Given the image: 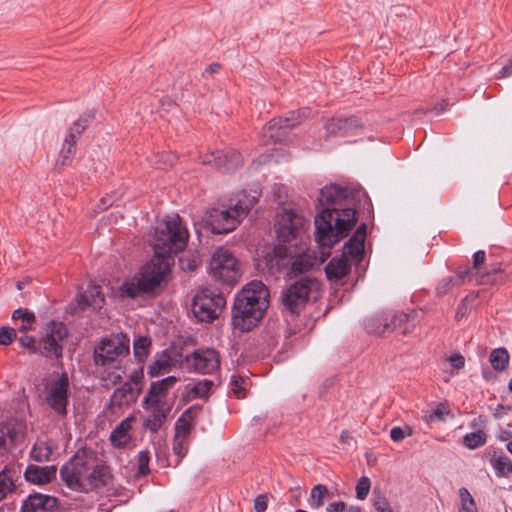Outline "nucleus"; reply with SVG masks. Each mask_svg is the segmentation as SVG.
<instances>
[{
	"label": "nucleus",
	"mask_w": 512,
	"mask_h": 512,
	"mask_svg": "<svg viewBox=\"0 0 512 512\" xmlns=\"http://www.w3.org/2000/svg\"><path fill=\"white\" fill-rule=\"evenodd\" d=\"M88 119H79L76 122H74L73 126L69 129L68 134L74 133L75 139L77 136H79L86 128V125L88 123Z\"/></svg>",
	"instance_id": "3c124183"
},
{
	"label": "nucleus",
	"mask_w": 512,
	"mask_h": 512,
	"mask_svg": "<svg viewBox=\"0 0 512 512\" xmlns=\"http://www.w3.org/2000/svg\"><path fill=\"white\" fill-rule=\"evenodd\" d=\"M489 361L496 371H503L509 363V354L505 348H497L490 353Z\"/></svg>",
	"instance_id": "473e14b6"
},
{
	"label": "nucleus",
	"mask_w": 512,
	"mask_h": 512,
	"mask_svg": "<svg viewBox=\"0 0 512 512\" xmlns=\"http://www.w3.org/2000/svg\"><path fill=\"white\" fill-rule=\"evenodd\" d=\"M309 225L304 211L291 206L283 207L277 215L276 232L282 244L268 251L264 261L270 270L281 272L288 269L289 277L298 276L312 269L317 264L315 252L300 250L296 252L298 243L302 242L306 227Z\"/></svg>",
	"instance_id": "f03ea898"
},
{
	"label": "nucleus",
	"mask_w": 512,
	"mask_h": 512,
	"mask_svg": "<svg viewBox=\"0 0 512 512\" xmlns=\"http://www.w3.org/2000/svg\"><path fill=\"white\" fill-rule=\"evenodd\" d=\"M220 69V64L218 63H212L210 64L204 71V74H213L217 73Z\"/></svg>",
	"instance_id": "052dcab7"
},
{
	"label": "nucleus",
	"mask_w": 512,
	"mask_h": 512,
	"mask_svg": "<svg viewBox=\"0 0 512 512\" xmlns=\"http://www.w3.org/2000/svg\"><path fill=\"white\" fill-rule=\"evenodd\" d=\"M509 437H510V433L508 431H504V432H502V434L500 436V439L501 440H508Z\"/></svg>",
	"instance_id": "0e129e2a"
},
{
	"label": "nucleus",
	"mask_w": 512,
	"mask_h": 512,
	"mask_svg": "<svg viewBox=\"0 0 512 512\" xmlns=\"http://www.w3.org/2000/svg\"><path fill=\"white\" fill-rule=\"evenodd\" d=\"M388 316L390 318L389 322L396 324L397 325L396 330L397 329L401 330V333L403 335L410 334L414 330V328L417 324V314L415 312H412V313L389 312Z\"/></svg>",
	"instance_id": "bb28decb"
},
{
	"label": "nucleus",
	"mask_w": 512,
	"mask_h": 512,
	"mask_svg": "<svg viewBox=\"0 0 512 512\" xmlns=\"http://www.w3.org/2000/svg\"><path fill=\"white\" fill-rule=\"evenodd\" d=\"M138 462V470L136 476H146L150 473L149 462H150V453L148 450H142L138 453L137 456Z\"/></svg>",
	"instance_id": "a19ab883"
},
{
	"label": "nucleus",
	"mask_w": 512,
	"mask_h": 512,
	"mask_svg": "<svg viewBox=\"0 0 512 512\" xmlns=\"http://www.w3.org/2000/svg\"><path fill=\"white\" fill-rule=\"evenodd\" d=\"M56 475L55 466H36L30 465L26 468L25 479L34 484L49 483Z\"/></svg>",
	"instance_id": "5701e85b"
},
{
	"label": "nucleus",
	"mask_w": 512,
	"mask_h": 512,
	"mask_svg": "<svg viewBox=\"0 0 512 512\" xmlns=\"http://www.w3.org/2000/svg\"><path fill=\"white\" fill-rule=\"evenodd\" d=\"M320 288L318 279L302 277L282 291V304L292 315H298L309 301L318 298Z\"/></svg>",
	"instance_id": "6e6552de"
},
{
	"label": "nucleus",
	"mask_w": 512,
	"mask_h": 512,
	"mask_svg": "<svg viewBox=\"0 0 512 512\" xmlns=\"http://www.w3.org/2000/svg\"><path fill=\"white\" fill-rule=\"evenodd\" d=\"M78 304L82 309L90 307L93 310L101 309L104 304V295L99 285H89L88 288L79 295Z\"/></svg>",
	"instance_id": "b1692460"
},
{
	"label": "nucleus",
	"mask_w": 512,
	"mask_h": 512,
	"mask_svg": "<svg viewBox=\"0 0 512 512\" xmlns=\"http://www.w3.org/2000/svg\"><path fill=\"white\" fill-rule=\"evenodd\" d=\"M52 453L49 445L44 441L36 442L31 450V457L37 462H43L49 459Z\"/></svg>",
	"instance_id": "c9c22d12"
},
{
	"label": "nucleus",
	"mask_w": 512,
	"mask_h": 512,
	"mask_svg": "<svg viewBox=\"0 0 512 512\" xmlns=\"http://www.w3.org/2000/svg\"><path fill=\"white\" fill-rule=\"evenodd\" d=\"M14 489L15 484L12 478L7 474V471L3 470L0 472V501L5 499Z\"/></svg>",
	"instance_id": "58836bf2"
},
{
	"label": "nucleus",
	"mask_w": 512,
	"mask_h": 512,
	"mask_svg": "<svg viewBox=\"0 0 512 512\" xmlns=\"http://www.w3.org/2000/svg\"><path fill=\"white\" fill-rule=\"evenodd\" d=\"M69 380L62 374L57 380L51 382L47 389L46 401L48 405L60 416L67 415Z\"/></svg>",
	"instance_id": "ddd939ff"
},
{
	"label": "nucleus",
	"mask_w": 512,
	"mask_h": 512,
	"mask_svg": "<svg viewBox=\"0 0 512 512\" xmlns=\"http://www.w3.org/2000/svg\"><path fill=\"white\" fill-rule=\"evenodd\" d=\"M501 74L503 77H507L512 74V58L508 61L506 65L503 66Z\"/></svg>",
	"instance_id": "bf43d9fd"
},
{
	"label": "nucleus",
	"mask_w": 512,
	"mask_h": 512,
	"mask_svg": "<svg viewBox=\"0 0 512 512\" xmlns=\"http://www.w3.org/2000/svg\"><path fill=\"white\" fill-rule=\"evenodd\" d=\"M60 477L69 489L88 493L107 485L111 472L95 450L83 448L61 467Z\"/></svg>",
	"instance_id": "20e7f679"
},
{
	"label": "nucleus",
	"mask_w": 512,
	"mask_h": 512,
	"mask_svg": "<svg viewBox=\"0 0 512 512\" xmlns=\"http://www.w3.org/2000/svg\"><path fill=\"white\" fill-rule=\"evenodd\" d=\"M135 421L134 416H129L122 420L111 432L109 440L113 447L124 449L128 447L132 441L131 429Z\"/></svg>",
	"instance_id": "a211bd4d"
},
{
	"label": "nucleus",
	"mask_w": 512,
	"mask_h": 512,
	"mask_svg": "<svg viewBox=\"0 0 512 512\" xmlns=\"http://www.w3.org/2000/svg\"><path fill=\"white\" fill-rule=\"evenodd\" d=\"M76 152V140L74 133L67 134L64 139L62 149L57 160V167H66L71 165Z\"/></svg>",
	"instance_id": "c85d7f7f"
},
{
	"label": "nucleus",
	"mask_w": 512,
	"mask_h": 512,
	"mask_svg": "<svg viewBox=\"0 0 512 512\" xmlns=\"http://www.w3.org/2000/svg\"><path fill=\"white\" fill-rule=\"evenodd\" d=\"M129 353V339L123 334L103 339L94 349V362L97 366H108Z\"/></svg>",
	"instance_id": "9b49d317"
},
{
	"label": "nucleus",
	"mask_w": 512,
	"mask_h": 512,
	"mask_svg": "<svg viewBox=\"0 0 512 512\" xmlns=\"http://www.w3.org/2000/svg\"><path fill=\"white\" fill-rule=\"evenodd\" d=\"M16 338V331L10 327L0 328V345H8Z\"/></svg>",
	"instance_id": "09e8293b"
},
{
	"label": "nucleus",
	"mask_w": 512,
	"mask_h": 512,
	"mask_svg": "<svg viewBox=\"0 0 512 512\" xmlns=\"http://www.w3.org/2000/svg\"><path fill=\"white\" fill-rule=\"evenodd\" d=\"M302 115L300 111H290L286 117H279L278 120L290 131L293 127H295L298 123H300Z\"/></svg>",
	"instance_id": "c03bdc74"
},
{
	"label": "nucleus",
	"mask_w": 512,
	"mask_h": 512,
	"mask_svg": "<svg viewBox=\"0 0 512 512\" xmlns=\"http://www.w3.org/2000/svg\"><path fill=\"white\" fill-rule=\"evenodd\" d=\"M459 497L461 500V506H465V505L471 506L473 503H475L473 496L464 487L459 489Z\"/></svg>",
	"instance_id": "603ef678"
},
{
	"label": "nucleus",
	"mask_w": 512,
	"mask_h": 512,
	"mask_svg": "<svg viewBox=\"0 0 512 512\" xmlns=\"http://www.w3.org/2000/svg\"><path fill=\"white\" fill-rule=\"evenodd\" d=\"M359 127L358 120L355 117L350 118H331L325 125L327 133L331 135H348L353 129Z\"/></svg>",
	"instance_id": "393cba45"
},
{
	"label": "nucleus",
	"mask_w": 512,
	"mask_h": 512,
	"mask_svg": "<svg viewBox=\"0 0 512 512\" xmlns=\"http://www.w3.org/2000/svg\"><path fill=\"white\" fill-rule=\"evenodd\" d=\"M267 497L259 495L254 501V509L256 512H265L267 509Z\"/></svg>",
	"instance_id": "5fc2aeb1"
},
{
	"label": "nucleus",
	"mask_w": 512,
	"mask_h": 512,
	"mask_svg": "<svg viewBox=\"0 0 512 512\" xmlns=\"http://www.w3.org/2000/svg\"><path fill=\"white\" fill-rule=\"evenodd\" d=\"M491 464L495 469L497 476H507L512 472V461L504 454L494 455L491 459Z\"/></svg>",
	"instance_id": "72a5a7b5"
},
{
	"label": "nucleus",
	"mask_w": 512,
	"mask_h": 512,
	"mask_svg": "<svg viewBox=\"0 0 512 512\" xmlns=\"http://www.w3.org/2000/svg\"><path fill=\"white\" fill-rule=\"evenodd\" d=\"M151 341L147 337H139L134 341V355L139 360H142L148 355Z\"/></svg>",
	"instance_id": "ea45409f"
},
{
	"label": "nucleus",
	"mask_w": 512,
	"mask_h": 512,
	"mask_svg": "<svg viewBox=\"0 0 512 512\" xmlns=\"http://www.w3.org/2000/svg\"><path fill=\"white\" fill-rule=\"evenodd\" d=\"M460 512H477L476 504L461 506Z\"/></svg>",
	"instance_id": "680f3d73"
},
{
	"label": "nucleus",
	"mask_w": 512,
	"mask_h": 512,
	"mask_svg": "<svg viewBox=\"0 0 512 512\" xmlns=\"http://www.w3.org/2000/svg\"><path fill=\"white\" fill-rule=\"evenodd\" d=\"M200 412L199 406H191L186 409L175 423V435L189 437Z\"/></svg>",
	"instance_id": "412c9836"
},
{
	"label": "nucleus",
	"mask_w": 512,
	"mask_h": 512,
	"mask_svg": "<svg viewBox=\"0 0 512 512\" xmlns=\"http://www.w3.org/2000/svg\"><path fill=\"white\" fill-rule=\"evenodd\" d=\"M259 193L254 190L250 195H243L237 203L229 209H213L210 212L208 223L215 234H226L233 231L240 220L258 201Z\"/></svg>",
	"instance_id": "423d86ee"
},
{
	"label": "nucleus",
	"mask_w": 512,
	"mask_h": 512,
	"mask_svg": "<svg viewBox=\"0 0 512 512\" xmlns=\"http://www.w3.org/2000/svg\"><path fill=\"white\" fill-rule=\"evenodd\" d=\"M371 487L370 479L366 476L361 477L356 484V496L359 500H364Z\"/></svg>",
	"instance_id": "a18cd8bd"
},
{
	"label": "nucleus",
	"mask_w": 512,
	"mask_h": 512,
	"mask_svg": "<svg viewBox=\"0 0 512 512\" xmlns=\"http://www.w3.org/2000/svg\"><path fill=\"white\" fill-rule=\"evenodd\" d=\"M26 424L22 420L10 419L0 423V452L8 451L24 440Z\"/></svg>",
	"instance_id": "2eb2a0df"
},
{
	"label": "nucleus",
	"mask_w": 512,
	"mask_h": 512,
	"mask_svg": "<svg viewBox=\"0 0 512 512\" xmlns=\"http://www.w3.org/2000/svg\"><path fill=\"white\" fill-rule=\"evenodd\" d=\"M209 273L214 281L233 285L241 277L240 265L234 254L225 247H219L213 253Z\"/></svg>",
	"instance_id": "1a4fd4ad"
},
{
	"label": "nucleus",
	"mask_w": 512,
	"mask_h": 512,
	"mask_svg": "<svg viewBox=\"0 0 512 512\" xmlns=\"http://www.w3.org/2000/svg\"><path fill=\"white\" fill-rule=\"evenodd\" d=\"M189 450V437L174 435L172 442V451L176 457L174 465L177 466L186 456Z\"/></svg>",
	"instance_id": "7c9ffc66"
},
{
	"label": "nucleus",
	"mask_w": 512,
	"mask_h": 512,
	"mask_svg": "<svg viewBox=\"0 0 512 512\" xmlns=\"http://www.w3.org/2000/svg\"><path fill=\"white\" fill-rule=\"evenodd\" d=\"M173 364V360L169 355L162 354L149 367V374L152 377H156L161 374L167 373L171 370Z\"/></svg>",
	"instance_id": "2f4dec72"
},
{
	"label": "nucleus",
	"mask_w": 512,
	"mask_h": 512,
	"mask_svg": "<svg viewBox=\"0 0 512 512\" xmlns=\"http://www.w3.org/2000/svg\"><path fill=\"white\" fill-rule=\"evenodd\" d=\"M138 394L139 378L137 375H131L128 381L114 391L111 404L117 407L129 405L137 399Z\"/></svg>",
	"instance_id": "f3484780"
},
{
	"label": "nucleus",
	"mask_w": 512,
	"mask_h": 512,
	"mask_svg": "<svg viewBox=\"0 0 512 512\" xmlns=\"http://www.w3.org/2000/svg\"><path fill=\"white\" fill-rule=\"evenodd\" d=\"M225 305L221 292L205 288L194 296L192 312L199 321L210 323L220 316Z\"/></svg>",
	"instance_id": "9d476101"
},
{
	"label": "nucleus",
	"mask_w": 512,
	"mask_h": 512,
	"mask_svg": "<svg viewBox=\"0 0 512 512\" xmlns=\"http://www.w3.org/2000/svg\"><path fill=\"white\" fill-rule=\"evenodd\" d=\"M485 258H486V255L483 250H479V251L475 252L473 255L472 269H467V270H463V271L460 270V271H458V276L461 279L465 280L466 278L470 277V274H472L473 270H475L476 273H479L481 266L485 262Z\"/></svg>",
	"instance_id": "e433bc0d"
},
{
	"label": "nucleus",
	"mask_w": 512,
	"mask_h": 512,
	"mask_svg": "<svg viewBox=\"0 0 512 512\" xmlns=\"http://www.w3.org/2000/svg\"><path fill=\"white\" fill-rule=\"evenodd\" d=\"M177 379L174 376H169L158 382H153L149 389V392L145 396L144 404H167L165 397L168 390L173 387Z\"/></svg>",
	"instance_id": "6ab92c4d"
},
{
	"label": "nucleus",
	"mask_w": 512,
	"mask_h": 512,
	"mask_svg": "<svg viewBox=\"0 0 512 512\" xmlns=\"http://www.w3.org/2000/svg\"><path fill=\"white\" fill-rule=\"evenodd\" d=\"M19 342L21 346L31 349L33 352H35L34 349V338L28 335H24L20 337Z\"/></svg>",
	"instance_id": "6e6d98bb"
},
{
	"label": "nucleus",
	"mask_w": 512,
	"mask_h": 512,
	"mask_svg": "<svg viewBox=\"0 0 512 512\" xmlns=\"http://www.w3.org/2000/svg\"><path fill=\"white\" fill-rule=\"evenodd\" d=\"M241 378L236 376H232L231 385L233 386L232 390L237 398H243L245 396L244 389L240 387Z\"/></svg>",
	"instance_id": "864d4df0"
},
{
	"label": "nucleus",
	"mask_w": 512,
	"mask_h": 512,
	"mask_svg": "<svg viewBox=\"0 0 512 512\" xmlns=\"http://www.w3.org/2000/svg\"><path fill=\"white\" fill-rule=\"evenodd\" d=\"M366 197L362 189L350 190L337 185L325 186L319 193V204L325 208L315 217V240L324 248H330L356 224V211L352 207H343L353 204L361 197Z\"/></svg>",
	"instance_id": "7ed1b4c3"
},
{
	"label": "nucleus",
	"mask_w": 512,
	"mask_h": 512,
	"mask_svg": "<svg viewBox=\"0 0 512 512\" xmlns=\"http://www.w3.org/2000/svg\"><path fill=\"white\" fill-rule=\"evenodd\" d=\"M68 336L66 326L61 322H51L47 325L45 335L42 338V354L49 358L62 357L63 342Z\"/></svg>",
	"instance_id": "f8f14e48"
},
{
	"label": "nucleus",
	"mask_w": 512,
	"mask_h": 512,
	"mask_svg": "<svg viewBox=\"0 0 512 512\" xmlns=\"http://www.w3.org/2000/svg\"><path fill=\"white\" fill-rule=\"evenodd\" d=\"M388 313L372 316L365 321V329L369 334L384 335L396 330L397 325L389 322Z\"/></svg>",
	"instance_id": "4be33fe9"
},
{
	"label": "nucleus",
	"mask_w": 512,
	"mask_h": 512,
	"mask_svg": "<svg viewBox=\"0 0 512 512\" xmlns=\"http://www.w3.org/2000/svg\"><path fill=\"white\" fill-rule=\"evenodd\" d=\"M176 157L174 155H167L164 161V165H173Z\"/></svg>",
	"instance_id": "e2e57ef3"
},
{
	"label": "nucleus",
	"mask_w": 512,
	"mask_h": 512,
	"mask_svg": "<svg viewBox=\"0 0 512 512\" xmlns=\"http://www.w3.org/2000/svg\"><path fill=\"white\" fill-rule=\"evenodd\" d=\"M346 512H361L359 507L352 506L346 510Z\"/></svg>",
	"instance_id": "69168bd1"
},
{
	"label": "nucleus",
	"mask_w": 512,
	"mask_h": 512,
	"mask_svg": "<svg viewBox=\"0 0 512 512\" xmlns=\"http://www.w3.org/2000/svg\"><path fill=\"white\" fill-rule=\"evenodd\" d=\"M506 449L512 454V440L507 443Z\"/></svg>",
	"instance_id": "338daca9"
},
{
	"label": "nucleus",
	"mask_w": 512,
	"mask_h": 512,
	"mask_svg": "<svg viewBox=\"0 0 512 512\" xmlns=\"http://www.w3.org/2000/svg\"><path fill=\"white\" fill-rule=\"evenodd\" d=\"M144 408H151V413L145 419L144 426L152 432L158 431L164 424L171 408L168 404H144Z\"/></svg>",
	"instance_id": "aec40b11"
},
{
	"label": "nucleus",
	"mask_w": 512,
	"mask_h": 512,
	"mask_svg": "<svg viewBox=\"0 0 512 512\" xmlns=\"http://www.w3.org/2000/svg\"><path fill=\"white\" fill-rule=\"evenodd\" d=\"M328 494V489L325 485L317 484L311 490V507L320 508L324 504V497Z\"/></svg>",
	"instance_id": "4c0bfd02"
},
{
	"label": "nucleus",
	"mask_w": 512,
	"mask_h": 512,
	"mask_svg": "<svg viewBox=\"0 0 512 512\" xmlns=\"http://www.w3.org/2000/svg\"><path fill=\"white\" fill-rule=\"evenodd\" d=\"M189 239L187 228L178 214L165 216L156 226L152 246L153 258L141 269L138 276L125 282L122 293L134 298L158 288L170 272L172 255L185 249Z\"/></svg>",
	"instance_id": "f257e3e1"
},
{
	"label": "nucleus",
	"mask_w": 512,
	"mask_h": 512,
	"mask_svg": "<svg viewBox=\"0 0 512 512\" xmlns=\"http://www.w3.org/2000/svg\"><path fill=\"white\" fill-rule=\"evenodd\" d=\"M413 434V430L411 427L409 426H405V427H393L391 430H390V437L391 439L394 441V442H400L402 441L405 437H409Z\"/></svg>",
	"instance_id": "49530a36"
},
{
	"label": "nucleus",
	"mask_w": 512,
	"mask_h": 512,
	"mask_svg": "<svg viewBox=\"0 0 512 512\" xmlns=\"http://www.w3.org/2000/svg\"><path fill=\"white\" fill-rule=\"evenodd\" d=\"M345 504L344 502H335L331 503L327 506L326 511L327 512H345Z\"/></svg>",
	"instance_id": "4d7b16f0"
},
{
	"label": "nucleus",
	"mask_w": 512,
	"mask_h": 512,
	"mask_svg": "<svg viewBox=\"0 0 512 512\" xmlns=\"http://www.w3.org/2000/svg\"><path fill=\"white\" fill-rule=\"evenodd\" d=\"M122 379V375L120 372H112L107 375V378L105 379L112 385H116L120 380Z\"/></svg>",
	"instance_id": "13d9d810"
},
{
	"label": "nucleus",
	"mask_w": 512,
	"mask_h": 512,
	"mask_svg": "<svg viewBox=\"0 0 512 512\" xmlns=\"http://www.w3.org/2000/svg\"><path fill=\"white\" fill-rule=\"evenodd\" d=\"M499 270H500V267H493L492 269L488 270L486 273L487 274H490L491 272L496 273Z\"/></svg>",
	"instance_id": "774afa93"
},
{
	"label": "nucleus",
	"mask_w": 512,
	"mask_h": 512,
	"mask_svg": "<svg viewBox=\"0 0 512 512\" xmlns=\"http://www.w3.org/2000/svg\"><path fill=\"white\" fill-rule=\"evenodd\" d=\"M447 361L451 364L452 368L457 371L462 369L465 365V359L459 353L447 357Z\"/></svg>",
	"instance_id": "8fccbe9b"
},
{
	"label": "nucleus",
	"mask_w": 512,
	"mask_h": 512,
	"mask_svg": "<svg viewBox=\"0 0 512 512\" xmlns=\"http://www.w3.org/2000/svg\"><path fill=\"white\" fill-rule=\"evenodd\" d=\"M55 504V498L35 494L30 495L22 505V512H38L40 510H47Z\"/></svg>",
	"instance_id": "cd10ccee"
},
{
	"label": "nucleus",
	"mask_w": 512,
	"mask_h": 512,
	"mask_svg": "<svg viewBox=\"0 0 512 512\" xmlns=\"http://www.w3.org/2000/svg\"><path fill=\"white\" fill-rule=\"evenodd\" d=\"M12 319L14 321H21V324L19 325V330L21 332H27L30 330L36 320L33 312L23 308L14 310Z\"/></svg>",
	"instance_id": "c756f323"
},
{
	"label": "nucleus",
	"mask_w": 512,
	"mask_h": 512,
	"mask_svg": "<svg viewBox=\"0 0 512 512\" xmlns=\"http://www.w3.org/2000/svg\"><path fill=\"white\" fill-rule=\"evenodd\" d=\"M366 225L361 224L349 241L344 245L343 255L334 257L325 267V273L330 281L340 282L350 272V264L347 256L360 262L364 254V242L366 238Z\"/></svg>",
	"instance_id": "0eeeda50"
},
{
	"label": "nucleus",
	"mask_w": 512,
	"mask_h": 512,
	"mask_svg": "<svg viewBox=\"0 0 512 512\" xmlns=\"http://www.w3.org/2000/svg\"><path fill=\"white\" fill-rule=\"evenodd\" d=\"M449 414V410L446 408L445 405L440 404L435 409H433L431 412H427L423 419L427 423H432L435 421H444L445 416Z\"/></svg>",
	"instance_id": "37998d69"
},
{
	"label": "nucleus",
	"mask_w": 512,
	"mask_h": 512,
	"mask_svg": "<svg viewBox=\"0 0 512 512\" xmlns=\"http://www.w3.org/2000/svg\"><path fill=\"white\" fill-rule=\"evenodd\" d=\"M212 385H213V382L211 380H208V379H203L201 381H198L190 389V394L194 398L205 397V396L208 395Z\"/></svg>",
	"instance_id": "79ce46f5"
},
{
	"label": "nucleus",
	"mask_w": 512,
	"mask_h": 512,
	"mask_svg": "<svg viewBox=\"0 0 512 512\" xmlns=\"http://www.w3.org/2000/svg\"><path fill=\"white\" fill-rule=\"evenodd\" d=\"M373 506L377 512H393L388 500L381 495L374 496Z\"/></svg>",
	"instance_id": "de8ad7c7"
},
{
	"label": "nucleus",
	"mask_w": 512,
	"mask_h": 512,
	"mask_svg": "<svg viewBox=\"0 0 512 512\" xmlns=\"http://www.w3.org/2000/svg\"><path fill=\"white\" fill-rule=\"evenodd\" d=\"M202 164L213 165L216 169L231 171L242 164V157L234 149L211 152L200 157Z\"/></svg>",
	"instance_id": "dca6fc26"
},
{
	"label": "nucleus",
	"mask_w": 512,
	"mask_h": 512,
	"mask_svg": "<svg viewBox=\"0 0 512 512\" xmlns=\"http://www.w3.org/2000/svg\"><path fill=\"white\" fill-rule=\"evenodd\" d=\"M289 130L281 123L280 120L274 118L262 130L263 141L268 143H276L284 141L288 136Z\"/></svg>",
	"instance_id": "a878e982"
},
{
	"label": "nucleus",
	"mask_w": 512,
	"mask_h": 512,
	"mask_svg": "<svg viewBox=\"0 0 512 512\" xmlns=\"http://www.w3.org/2000/svg\"><path fill=\"white\" fill-rule=\"evenodd\" d=\"M187 365L202 374H212L220 368V356L214 349H198L186 357Z\"/></svg>",
	"instance_id": "4468645a"
},
{
	"label": "nucleus",
	"mask_w": 512,
	"mask_h": 512,
	"mask_svg": "<svg viewBox=\"0 0 512 512\" xmlns=\"http://www.w3.org/2000/svg\"><path fill=\"white\" fill-rule=\"evenodd\" d=\"M269 292L261 281L248 283L235 297L232 324L241 332L250 331L268 308Z\"/></svg>",
	"instance_id": "39448f33"
},
{
	"label": "nucleus",
	"mask_w": 512,
	"mask_h": 512,
	"mask_svg": "<svg viewBox=\"0 0 512 512\" xmlns=\"http://www.w3.org/2000/svg\"><path fill=\"white\" fill-rule=\"evenodd\" d=\"M487 436L482 430L468 433L463 438V443L468 449H476L486 443Z\"/></svg>",
	"instance_id": "f704fd0d"
}]
</instances>
